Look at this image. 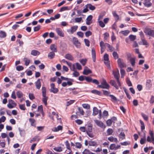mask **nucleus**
Masks as SVG:
<instances>
[{
    "mask_svg": "<svg viewBox=\"0 0 154 154\" xmlns=\"http://www.w3.org/2000/svg\"><path fill=\"white\" fill-rule=\"evenodd\" d=\"M92 125L91 124H89L86 127V132L88 136L91 138H93L94 136L92 133Z\"/></svg>",
    "mask_w": 154,
    "mask_h": 154,
    "instance_id": "f257e3e1",
    "label": "nucleus"
},
{
    "mask_svg": "<svg viewBox=\"0 0 154 154\" xmlns=\"http://www.w3.org/2000/svg\"><path fill=\"white\" fill-rule=\"evenodd\" d=\"M97 87L103 89H109L110 88V86L107 83L106 80L103 79L101 82V85H98Z\"/></svg>",
    "mask_w": 154,
    "mask_h": 154,
    "instance_id": "f03ea898",
    "label": "nucleus"
},
{
    "mask_svg": "<svg viewBox=\"0 0 154 154\" xmlns=\"http://www.w3.org/2000/svg\"><path fill=\"white\" fill-rule=\"evenodd\" d=\"M143 32L146 35L154 37V30L150 28H146L144 29Z\"/></svg>",
    "mask_w": 154,
    "mask_h": 154,
    "instance_id": "7ed1b4c3",
    "label": "nucleus"
},
{
    "mask_svg": "<svg viewBox=\"0 0 154 154\" xmlns=\"http://www.w3.org/2000/svg\"><path fill=\"white\" fill-rule=\"evenodd\" d=\"M113 74L115 79L116 80V81L119 87L121 86V84L119 80L120 74L119 71L117 72L113 71Z\"/></svg>",
    "mask_w": 154,
    "mask_h": 154,
    "instance_id": "20e7f679",
    "label": "nucleus"
},
{
    "mask_svg": "<svg viewBox=\"0 0 154 154\" xmlns=\"http://www.w3.org/2000/svg\"><path fill=\"white\" fill-rule=\"evenodd\" d=\"M17 104L12 99L8 100V103L7 104L8 107L9 109H12L15 107Z\"/></svg>",
    "mask_w": 154,
    "mask_h": 154,
    "instance_id": "39448f33",
    "label": "nucleus"
},
{
    "mask_svg": "<svg viewBox=\"0 0 154 154\" xmlns=\"http://www.w3.org/2000/svg\"><path fill=\"white\" fill-rule=\"evenodd\" d=\"M117 63L119 67L121 69L123 68L126 67V65L125 63L123 62V60L122 59L120 58H119L117 60Z\"/></svg>",
    "mask_w": 154,
    "mask_h": 154,
    "instance_id": "423d86ee",
    "label": "nucleus"
},
{
    "mask_svg": "<svg viewBox=\"0 0 154 154\" xmlns=\"http://www.w3.org/2000/svg\"><path fill=\"white\" fill-rule=\"evenodd\" d=\"M78 28L77 26L75 25L71 27L70 29H67V31L70 34H72L75 32Z\"/></svg>",
    "mask_w": 154,
    "mask_h": 154,
    "instance_id": "0eeeda50",
    "label": "nucleus"
},
{
    "mask_svg": "<svg viewBox=\"0 0 154 154\" xmlns=\"http://www.w3.org/2000/svg\"><path fill=\"white\" fill-rule=\"evenodd\" d=\"M55 84L54 83H52L51 84V88L50 90L51 92H52L54 94L57 93L59 90L58 89L55 87Z\"/></svg>",
    "mask_w": 154,
    "mask_h": 154,
    "instance_id": "6e6552de",
    "label": "nucleus"
},
{
    "mask_svg": "<svg viewBox=\"0 0 154 154\" xmlns=\"http://www.w3.org/2000/svg\"><path fill=\"white\" fill-rule=\"evenodd\" d=\"M72 42L73 44L77 48H79L80 47L81 43L79 42L78 39L75 37L73 38Z\"/></svg>",
    "mask_w": 154,
    "mask_h": 154,
    "instance_id": "1a4fd4ad",
    "label": "nucleus"
},
{
    "mask_svg": "<svg viewBox=\"0 0 154 154\" xmlns=\"http://www.w3.org/2000/svg\"><path fill=\"white\" fill-rule=\"evenodd\" d=\"M56 31L57 35L60 36L61 37H64V34L63 32L62 29L59 28H57L56 29Z\"/></svg>",
    "mask_w": 154,
    "mask_h": 154,
    "instance_id": "9d476101",
    "label": "nucleus"
},
{
    "mask_svg": "<svg viewBox=\"0 0 154 154\" xmlns=\"http://www.w3.org/2000/svg\"><path fill=\"white\" fill-rule=\"evenodd\" d=\"M94 121L96 124L98 126L102 128H105V125L101 121L98 120H95Z\"/></svg>",
    "mask_w": 154,
    "mask_h": 154,
    "instance_id": "9b49d317",
    "label": "nucleus"
},
{
    "mask_svg": "<svg viewBox=\"0 0 154 154\" xmlns=\"http://www.w3.org/2000/svg\"><path fill=\"white\" fill-rule=\"evenodd\" d=\"M109 83L112 86H114L116 89H119V86L117 85L116 82L115 80H111L109 82Z\"/></svg>",
    "mask_w": 154,
    "mask_h": 154,
    "instance_id": "f8f14e48",
    "label": "nucleus"
},
{
    "mask_svg": "<svg viewBox=\"0 0 154 154\" xmlns=\"http://www.w3.org/2000/svg\"><path fill=\"white\" fill-rule=\"evenodd\" d=\"M93 16L91 15L88 16L86 19V24L89 25L92 23V20Z\"/></svg>",
    "mask_w": 154,
    "mask_h": 154,
    "instance_id": "ddd939ff",
    "label": "nucleus"
},
{
    "mask_svg": "<svg viewBox=\"0 0 154 154\" xmlns=\"http://www.w3.org/2000/svg\"><path fill=\"white\" fill-rule=\"evenodd\" d=\"M35 84L36 88L38 89H39L42 85L41 79H38L35 82Z\"/></svg>",
    "mask_w": 154,
    "mask_h": 154,
    "instance_id": "4468645a",
    "label": "nucleus"
},
{
    "mask_svg": "<svg viewBox=\"0 0 154 154\" xmlns=\"http://www.w3.org/2000/svg\"><path fill=\"white\" fill-rule=\"evenodd\" d=\"M50 49L52 51L57 52V46L54 44L51 45L50 47Z\"/></svg>",
    "mask_w": 154,
    "mask_h": 154,
    "instance_id": "2eb2a0df",
    "label": "nucleus"
},
{
    "mask_svg": "<svg viewBox=\"0 0 154 154\" xmlns=\"http://www.w3.org/2000/svg\"><path fill=\"white\" fill-rule=\"evenodd\" d=\"M64 57L66 59L70 61H73L74 59L72 56L71 54L69 53L66 54Z\"/></svg>",
    "mask_w": 154,
    "mask_h": 154,
    "instance_id": "dca6fc26",
    "label": "nucleus"
},
{
    "mask_svg": "<svg viewBox=\"0 0 154 154\" xmlns=\"http://www.w3.org/2000/svg\"><path fill=\"white\" fill-rule=\"evenodd\" d=\"M92 55L93 61L95 62L96 61V55L95 51L94 48H93L92 49Z\"/></svg>",
    "mask_w": 154,
    "mask_h": 154,
    "instance_id": "f3484780",
    "label": "nucleus"
},
{
    "mask_svg": "<svg viewBox=\"0 0 154 154\" xmlns=\"http://www.w3.org/2000/svg\"><path fill=\"white\" fill-rule=\"evenodd\" d=\"M29 121L31 125L35 127L36 126V123L35 120L33 119L30 118L29 119Z\"/></svg>",
    "mask_w": 154,
    "mask_h": 154,
    "instance_id": "a211bd4d",
    "label": "nucleus"
},
{
    "mask_svg": "<svg viewBox=\"0 0 154 154\" xmlns=\"http://www.w3.org/2000/svg\"><path fill=\"white\" fill-rule=\"evenodd\" d=\"M63 127L60 125L58 126L57 127H54L52 129V131L54 132H57L60 130H62Z\"/></svg>",
    "mask_w": 154,
    "mask_h": 154,
    "instance_id": "6ab92c4d",
    "label": "nucleus"
},
{
    "mask_svg": "<svg viewBox=\"0 0 154 154\" xmlns=\"http://www.w3.org/2000/svg\"><path fill=\"white\" fill-rule=\"evenodd\" d=\"M150 0H144L143 4L144 5L147 7H150L152 4L150 2Z\"/></svg>",
    "mask_w": 154,
    "mask_h": 154,
    "instance_id": "aec40b11",
    "label": "nucleus"
},
{
    "mask_svg": "<svg viewBox=\"0 0 154 154\" xmlns=\"http://www.w3.org/2000/svg\"><path fill=\"white\" fill-rule=\"evenodd\" d=\"M108 140L111 142H114L116 143H117L118 141V139L116 138H114L112 136H111L108 138Z\"/></svg>",
    "mask_w": 154,
    "mask_h": 154,
    "instance_id": "412c9836",
    "label": "nucleus"
},
{
    "mask_svg": "<svg viewBox=\"0 0 154 154\" xmlns=\"http://www.w3.org/2000/svg\"><path fill=\"white\" fill-rule=\"evenodd\" d=\"M85 6L86 7L88 8H89L90 10L92 11L94 10L96 8L94 6L90 4H87Z\"/></svg>",
    "mask_w": 154,
    "mask_h": 154,
    "instance_id": "4be33fe9",
    "label": "nucleus"
},
{
    "mask_svg": "<svg viewBox=\"0 0 154 154\" xmlns=\"http://www.w3.org/2000/svg\"><path fill=\"white\" fill-rule=\"evenodd\" d=\"M43 98L42 99V101L43 103H44L45 105L46 106L47 105V100L48 99V97L46 96V95L42 96Z\"/></svg>",
    "mask_w": 154,
    "mask_h": 154,
    "instance_id": "5701e85b",
    "label": "nucleus"
},
{
    "mask_svg": "<svg viewBox=\"0 0 154 154\" xmlns=\"http://www.w3.org/2000/svg\"><path fill=\"white\" fill-rule=\"evenodd\" d=\"M40 54V53L38 51L35 50H32L31 53V55L34 56L38 55Z\"/></svg>",
    "mask_w": 154,
    "mask_h": 154,
    "instance_id": "b1692460",
    "label": "nucleus"
},
{
    "mask_svg": "<svg viewBox=\"0 0 154 154\" xmlns=\"http://www.w3.org/2000/svg\"><path fill=\"white\" fill-rule=\"evenodd\" d=\"M112 14L115 17V20L116 21H118L119 19V16L117 14L116 11H113L112 12Z\"/></svg>",
    "mask_w": 154,
    "mask_h": 154,
    "instance_id": "393cba45",
    "label": "nucleus"
},
{
    "mask_svg": "<svg viewBox=\"0 0 154 154\" xmlns=\"http://www.w3.org/2000/svg\"><path fill=\"white\" fill-rule=\"evenodd\" d=\"M55 52L53 51L50 52L48 55V57L50 59H53L55 56Z\"/></svg>",
    "mask_w": 154,
    "mask_h": 154,
    "instance_id": "a878e982",
    "label": "nucleus"
},
{
    "mask_svg": "<svg viewBox=\"0 0 154 154\" xmlns=\"http://www.w3.org/2000/svg\"><path fill=\"white\" fill-rule=\"evenodd\" d=\"M91 92L93 94H94L100 96H101L102 94L101 92L100 91L95 89L92 90L91 91Z\"/></svg>",
    "mask_w": 154,
    "mask_h": 154,
    "instance_id": "bb28decb",
    "label": "nucleus"
},
{
    "mask_svg": "<svg viewBox=\"0 0 154 154\" xmlns=\"http://www.w3.org/2000/svg\"><path fill=\"white\" fill-rule=\"evenodd\" d=\"M105 45L106 46L108 47L110 52H112L114 50V48L112 46L110 45L109 44L106 43Z\"/></svg>",
    "mask_w": 154,
    "mask_h": 154,
    "instance_id": "cd10ccee",
    "label": "nucleus"
},
{
    "mask_svg": "<svg viewBox=\"0 0 154 154\" xmlns=\"http://www.w3.org/2000/svg\"><path fill=\"white\" fill-rule=\"evenodd\" d=\"M88 144L90 146H97V145L96 142L92 140L89 141Z\"/></svg>",
    "mask_w": 154,
    "mask_h": 154,
    "instance_id": "c85d7f7f",
    "label": "nucleus"
},
{
    "mask_svg": "<svg viewBox=\"0 0 154 154\" xmlns=\"http://www.w3.org/2000/svg\"><path fill=\"white\" fill-rule=\"evenodd\" d=\"M99 111L97 109V108L96 107H94L93 108V115L94 116H96L97 115Z\"/></svg>",
    "mask_w": 154,
    "mask_h": 154,
    "instance_id": "c756f323",
    "label": "nucleus"
},
{
    "mask_svg": "<svg viewBox=\"0 0 154 154\" xmlns=\"http://www.w3.org/2000/svg\"><path fill=\"white\" fill-rule=\"evenodd\" d=\"M7 34L6 33L3 31H0V38H4L6 37Z\"/></svg>",
    "mask_w": 154,
    "mask_h": 154,
    "instance_id": "7c9ffc66",
    "label": "nucleus"
},
{
    "mask_svg": "<svg viewBox=\"0 0 154 154\" xmlns=\"http://www.w3.org/2000/svg\"><path fill=\"white\" fill-rule=\"evenodd\" d=\"M109 97H111V100L112 102H115L118 101L116 97L113 95L110 94L109 95Z\"/></svg>",
    "mask_w": 154,
    "mask_h": 154,
    "instance_id": "2f4dec72",
    "label": "nucleus"
},
{
    "mask_svg": "<svg viewBox=\"0 0 154 154\" xmlns=\"http://www.w3.org/2000/svg\"><path fill=\"white\" fill-rule=\"evenodd\" d=\"M129 33V31L128 30H122L119 32L120 33H121L125 36H127Z\"/></svg>",
    "mask_w": 154,
    "mask_h": 154,
    "instance_id": "473e14b6",
    "label": "nucleus"
},
{
    "mask_svg": "<svg viewBox=\"0 0 154 154\" xmlns=\"http://www.w3.org/2000/svg\"><path fill=\"white\" fill-rule=\"evenodd\" d=\"M92 71L90 69H84L83 73L85 75H88L89 74L91 73Z\"/></svg>",
    "mask_w": 154,
    "mask_h": 154,
    "instance_id": "72a5a7b5",
    "label": "nucleus"
},
{
    "mask_svg": "<svg viewBox=\"0 0 154 154\" xmlns=\"http://www.w3.org/2000/svg\"><path fill=\"white\" fill-rule=\"evenodd\" d=\"M23 60L25 62V65L26 66H28L29 64L30 60L27 58H24Z\"/></svg>",
    "mask_w": 154,
    "mask_h": 154,
    "instance_id": "f704fd0d",
    "label": "nucleus"
},
{
    "mask_svg": "<svg viewBox=\"0 0 154 154\" xmlns=\"http://www.w3.org/2000/svg\"><path fill=\"white\" fill-rule=\"evenodd\" d=\"M136 35H131L129 36V38L130 40L131 41H134L136 38Z\"/></svg>",
    "mask_w": 154,
    "mask_h": 154,
    "instance_id": "c9c22d12",
    "label": "nucleus"
},
{
    "mask_svg": "<svg viewBox=\"0 0 154 154\" xmlns=\"http://www.w3.org/2000/svg\"><path fill=\"white\" fill-rule=\"evenodd\" d=\"M129 60L131 65L132 66H134L135 64V59L134 58H131L129 59Z\"/></svg>",
    "mask_w": 154,
    "mask_h": 154,
    "instance_id": "e433bc0d",
    "label": "nucleus"
},
{
    "mask_svg": "<svg viewBox=\"0 0 154 154\" xmlns=\"http://www.w3.org/2000/svg\"><path fill=\"white\" fill-rule=\"evenodd\" d=\"M16 94L17 97L18 98L22 97L23 96V93L20 91H17L16 93Z\"/></svg>",
    "mask_w": 154,
    "mask_h": 154,
    "instance_id": "4c0bfd02",
    "label": "nucleus"
},
{
    "mask_svg": "<svg viewBox=\"0 0 154 154\" xmlns=\"http://www.w3.org/2000/svg\"><path fill=\"white\" fill-rule=\"evenodd\" d=\"M113 132V131L111 128H109L107 130V133L108 135H112Z\"/></svg>",
    "mask_w": 154,
    "mask_h": 154,
    "instance_id": "58836bf2",
    "label": "nucleus"
},
{
    "mask_svg": "<svg viewBox=\"0 0 154 154\" xmlns=\"http://www.w3.org/2000/svg\"><path fill=\"white\" fill-rule=\"evenodd\" d=\"M142 44L143 45H149V43L144 38H141Z\"/></svg>",
    "mask_w": 154,
    "mask_h": 154,
    "instance_id": "ea45409f",
    "label": "nucleus"
},
{
    "mask_svg": "<svg viewBox=\"0 0 154 154\" xmlns=\"http://www.w3.org/2000/svg\"><path fill=\"white\" fill-rule=\"evenodd\" d=\"M103 94L106 96H109L110 95V92L109 91H107L105 90H102Z\"/></svg>",
    "mask_w": 154,
    "mask_h": 154,
    "instance_id": "a19ab883",
    "label": "nucleus"
},
{
    "mask_svg": "<svg viewBox=\"0 0 154 154\" xmlns=\"http://www.w3.org/2000/svg\"><path fill=\"white\" fill-rule=\"evenodd\" d=\"M54 149L57 152H60L62 151V148L60 147H55L54 148Z\"/></svg>",
    "mask_w": 154,
    "mask_h": 154,
    "instance_id": "79ce46f5",
    "label": "nucleus"
},
{
    "mask_svg": "<svg viewBox=\"0 0 154 154\" xmlns=\"http://www.w3.org/2000/svg\"><path fill=\"white\" fill-rule=\"evenodd\" d=\"M146 141V139L145 135L143 138H141V139L140 140V143L141 144L143 145L145 143Z\"/></svg>",
    "mask_w": 154,
    "mask_h": 154,
    "instance_id": "37998d69",
    "label": "nucleus"
},
{
    "mask_svg": "<svg viewBox=\"0 0 154 154\" xmlns=\"http://www.w3.org/2000/svg\"><path fill=\"white\" fill-rule=\"evenodd\" d=\"M120 73L121 74V77L122 78H123L125 74V70L124 69H120Z\"/></svg>",
    "mask_w": 154,
    "mask_h": 154,
    "instance_id": "c03bdc74",
    "label": "nucleus"
},
{
    "mask_svg": "<svg viewBox=\"0 0 154 154\" xmlns=\"http://www.w3.org/2000/svg\"><path fill=\"white\" fill-rule=\"evenodd\" d=\"M140 122L141 125V130L142 131H143V130H144L145 129V125H144V123L141 120H140Z\"/></svg>",
    "mask_w": 154,
    "mask_h": 154,
    "instance_id": "a18cd8bd",
    "label": "nucleus"
},
{
    "mask_svg": "<svg viewBox=\"0 0 154 154\" xmlns=\"http://www.w3.org/2000/svg\"><path fill=\"white\" fill-rule=\"evenodd\" d=\"M141 115L145 120L146 121H147L148 120V118L146 115L144 114L143 113H141Z\"/></svg>",
    "mask_w": 154,
    "mask_h": 154,
    "instance_id": "49530a36",
    "label": "nucleus"
},
{
    "mask_svg": "<svg viewBox=\"0 0 154 154\" xmlns=\"http://www.w3.org/2000/svg\"><path fill=\"white\" fill-rule=\"evenodd\" d=\"M78 111L80 112V114L82 115H84V111L83 110V109L81 107H78Z\"/></svg>",
    "mask_w": 154,
    "mask_h": 154,
    "instance_id": "de8ad7c7",
    "label": "nucleus"
},
{
    "mask_svg": "<svg viewBox=\"0 0 154 154\" xmlns=\"http://www.w3.org/2000/svg\"><path fill=\"white\" fill-rule=\"evenodd\" d=\"M42 96L46 95V90L45 87H42Z\"/></svg>",
    "mask_w": 154,
    "mask_h": 154,
    "instance_id": "09e8293b",
    "label": "nucleus"
},
{
    "mask_svg": "<svg viewBox=\"0 0 154 154\" xmlns=\"http://www.w3.org/2000/svg\"><path fill=\"white\" fill-rule=\"evenodd\" d=\"M112 55L114 58L115 59H116L118 58L119 56L117 53L116 52L114 51L112 53Z\"/></svg>",
    "mask_w": 154,
    "mask_h": 154,
    "instance_id": "8fccbe9b",
    "label": "nucleus"
},
{
    "mask_svg": "<svg viewBox=\"0 0 154 154\" xmlns=\"http://www.w3.org/2000/svg\"><path fill=\"white\" fill-rule=\"evenodd\" d=\"M126 82L129 86H132V83L128 78H127L126 79Z\"/></svg>",
    "mask_w": 154,
    "mask_h": 154,
    "instance_id": "3c124183",
    "label": "nucleus"
},
{
    "mask_svg": "<svg viewBox=\"0 0 154 154\" xmlns=\"http://www.w3.org/2000/svg\"><path fill=\"white\" fill-rule=\"evenodd\" d=\"M65 145L66 146V147L67 149L70 151H71V149L70 147L69 143L68 140H66L65 142Z\"/></svg>",
    "mask_w": 154,
    "mask_h": 154,
    "instance_id": "603ef678",
    "label": "nucleus"
},
{
    "mask_svg": "<svg viewBox=\"0 0 154 154\" xmlns=\"http://www.w3.org/2000/svg\"><path fill=\"white\" fill-rule=\"evenodd\" d=\"M120 137L122 139H124L125 138V135L124 132H121L119 134Z\"/></svg>",
    "mask_w": 154,
    "mask_h": 154,
    "instance_id": "864d4df0",
    "label": "nucleus"
},
{
    "mask_svg": "<svg viewBox=\"0 0 154 154\" xmlns=\"http://www.w3.org/2000/svg\"><path fill=\"white\" fill-rule=\"evenodd\" d=\"M85 79L88 82H91L92 81V78L89 76H86L85 77Z\"/></svg>",
    "mask_w": 154,
    "mask_h": 154,
    "instance_id": "5fc2aeb1",
    "label": "nucleus"
},
{
    "mask_svg": "<svg viewBox=\"0 0 154 154\" xmlns=\"http://www.w3.org/2000/svg\"><path fill=\"white\" fill-rule=\"evenodd\" d=\"M16 69L17 70L20 71L23 70L24 68L22 66L19 65L17 66L16 67Z\"/></svg>",
    "mask_w": 154,
    "mask_h": 154,
    "instance_id": "6e6d98bb",
    "label": "nucleus"
},
{
    "mask_svg": "<svg viewBox=\"0 0 154 154\" xmlns=\"http://www.w3.org/2000/svg\"><path fill=\"white\" fill-rule=\"evenodd\" d=\"M151 81L150 79H149L146 80V85L147 86H150V87L152 86Z\"/></svg>",
    "mask_w": 154,
    "mask_h": 154,
    "instance_id": "4d7b16f0",
    "label": "nucleus"
},
{
    "mask_svg": "<svg viewBox=\"0 0 154 154\" xmlns=\"http://www.w3.org/2000/svg\"><path fill=\"white\" fill-rule=\"evenodd\" d=\"M113 122V121L111 119H109L108 120L106 121V124L108 126H110L112 122Z\"/></svg>",
    "mask_w": 154,
    "mask_h": 154,
    "instance_id": "13d9d810",
    "label": "nucleus"
},
{
    "mask_svg": "<svg viewBox=\"0 0 154 154\" xmlns=\"http://www.w3.org/2000/svg\"><path fill=\"white\" fill-rule=\"evenodd\" d=\"M84 42L86 46L89 47L90 46V41L87 39H84Z\"/></svg>",
    "mask_w": 154,
    "mask_h": 154,
    "instance_id": "bf43d9fd",
    "label": "nucleus"
},
{
    "mask_svg": "<svg viewBox=\"0 0 154 154\" xmlns=\"http://www.w3.org/2000/svg\"><path fill=\"white\" fill-rule=\"evenodd\" d=\"M82 146L81 143L79 142H76L75 143V146L77 148L80 149Z\"/></svg>",
    "mask_w": 154,
    "mask_h": 154,
    "instance_id": "052dcab7",
    "label": "nucleus"
},
{
    "mask_svg": "<svg viewBox=\"0 0 154 154\" xmlns=\"http://www.w3.org/2000/svg\"><path fill=\"white\" fill-rule=\"evenodd\" d=\"M19 107L21 110H25L26 109L24 104L19 105Z\"/></svg>",
    "mask_w": 154,
    "mask_h": 154,
    "instance_id": "680f3d73",
    "label": "nucleus"
},
{
    "mask_svg": "<svg viewBox=\"0 0 154 154\" xmlns=\"http://www.w3.org/2000/svg\"><path fill=\"white\" fill-rule=\"evenodd\" d=\"M68 10V8L67 6L63 7L60 8V11L62 12L66 10Z\"/></svg>",
    "mask_w": 154,
    "mask_h": 154,
    "instance_id": "e2e57ef3",
    "label": "nucleus"
},
{
    "mask_svg": "<svg viewBox=\"0 0 154 154\" xmlns=\"http://www.w3.org/2000/svg\"><path fill=\"white\" fill-rule=\"evenodd\" d=\"M86 60L85 59H82L80 61V62L81 63L83 66H85L86 63Z\"/></svg>",
    "mask_w": 154,
    "mask_h": 154,
    "instance_id": "0e129e2a",
    "label": "nucleus"
},
{
    "mask_svg": "<svg viewBox=\"0 0 154 154\" xmlns=\"http://www.w3.org/2000/svg\"><path fill=\"white\" fill-rule=\"evenodd\" d=\"M41 28V26L38 25L37 26L35 27L34 28V32H37Z\"/></svg>",
    "mask_w": 154,
    "mask_h": 154,
    "instance_id": "69168bd1",
    "label": "nucleus"
},
{
    "mask_svg": "<svg viewBox=\"0 0 154 154\" xmlns=\"http://www.w3.org/2000/svg\"><path fill=\"white\" fill-rule=\"evenodd\" d=\"M98 22L100 26L102 28L104 27L105 26V24L102 21L100 20L99 21L98 20Z\"/></svg>",
    "mask_w": 154,
    "mask_h": 154,
    "instance_id": "338daca9",
    "label": "nucleus"
},
{
    "mask_svg": "<svg viewBox=\"0 0 154 154\" xmlns=\"http://www.w3.org/2000/svg\"><path fill=\"white\" fill-rule=\"evenodd\" d=\"M90 151L87 149H85L82 152L83 154H90Z\"/></svg>",
    "mask_w": 154,
    "mask_h": 154,
    "instance_id": "774afa93",
    "label": "nucleus"
}]
</instances>
